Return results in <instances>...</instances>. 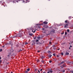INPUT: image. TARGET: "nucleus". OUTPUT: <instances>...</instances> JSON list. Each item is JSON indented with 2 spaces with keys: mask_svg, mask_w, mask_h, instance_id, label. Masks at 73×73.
Returning a JSON list of instances; mask_svg holds the SVG:
<instances>
[{
  "mask_svg": "<svg viewBox=\"0 0 73 73\" xmlns=\"http://www.w3.org/2000/svg\"><path fill=\"white\" fill-rule=\"evenodd\" d=\"M72 64H73V62H72Z\"/></svg>",
  "mask_w": 73,
  "mask_h": 73,
  "instance_id": "nucleus-62",
  "label": "nucleus"
},
{
  "mask_svg": "<svg viewBox=\"0 0 73 73\" xmlns=\"http://www.w3.org/2000/svg\"><path fill=\"white\" fill-rule=\"evenodd\" d=\"M36 32V30H35L34 31H33V33H35Z\"/></svg>",
  "mask_w": 73,
  "mask_h": 73,
  "instance_id": "nucleus-37",
  "label": "nucleus"
},
{
  "mask_svg": "<svg viewBox=\"0 0 73 73\" xmlns=\"http://www.w3.org/2000/svg\"><path fill=\"white\" fill-rule=\"evenodd\" d=\"M69 49H70V48H69Z\"/></svg>",
  "mask_w": 73,
  "mask_h": 73,
  "instance_id": "nucleus-56",
  "label": "nucleus"
},
{
  "mask_svg": "<svg viewBox=\"0 0 73 73\" xmlns=\"http://www.w3.org/2000/svg\"><path fill=\"white\" fill-rule=\"evenodd\" d=\"M43 24H45L46 25L47 24H48V22L46 21H45L43 22Z\"/></svg>",
  "mask_w": 73,
  "mask_h": 73,
  "instance_id": "nucleus-4",
  "label": "nucleus"
},
{
  "mask_svg": "<svg viewBox=\"0 0 73 73\" xmlns=\"http://www.w3.org/2000/svg\"><path fill=\"white\" fill-rule=\"evenodd\" d=\"M32 32H33L34 31H33V30H32Z\"/></svg>",
  "mask_w": 73,
  "mask_h": 73,
  "instance_id": "nucleus-55",
  "label": "nucleus"
},
{
  "mask_svg": "<svg viewBox=\"0 0 73 73\" xmlns=\"http://www.w3.org/2000/svg\"><path fill=\"white\" fill-rule=\"evenodd\" d=\"M4 46H3V48H4Z\"/></svg>",
  "mask_w": 73,
  "mask_h": 73,
  "instance_id": "nucleus-53",
  "label": "nucleus"
},
{
  "mask_svg": "<svg viewBox=\"0 0 73 73\" xmlns=\"http://www.w3.org/2000/svg\"><path fill=\"white\" fill-rule=\"evenodd\" d=\"M68 24H66L64 26V27H68Z\"/></svg>",
  "mask_w": 73,
  "mask_h": 73,
  "instance_id": "nucleus-11",
  "label": "nucleus"
},
{
  "mask_svg": "<svg viewBox=\"0 0 73 73\" xmlns=\"http://www.w3.org/2000/svg\"><path fill=\"white\" fill-rule=\"evenodd\" d=\"M42 69H40V71H42Z\"/></svg>",
  "mask_w": 73,
  "mask_h": 73,
  "instance_id": "nucleus-40",
  "label": "nucleus"
},
{
  "mask_svg": "<svg viewBox=\"0 0 73 73\" xmlns=\"http://www.w3.org/2000/svg\"><path fill=\"white\" fill-rule=\"evenodd\" d=\"M36 44H41V43H40V42H37L36 43Z\"/></svg>",
  "mask_w": 73,
  "mask_h": 73,
  "instance_id": "nucleus-16",
  "label": "nucleus"
},
{
  "mask_svg": "<svg viewBox=\"0 0 73 73\" xmlns=\"http://www.w3.org/2000/svg\"><path fill=\"white\" fill-rule=\"evenodd\" d=\"M72 46H70V48H72Z\"/></svg>",
  "mask_w": 73,
  "mask_h": 73,
  "instance_id": "nucleus-42",
  "label": "nucleus"
},
{
  "mask_svg": "<svg viewBox=\"0 0 73 73\" xmlns=\"http://www.w3.org/2000/svg\"><path fill=\"white\" fill-rule=\"evenodd\" d=\"M49 62H50V63H51V62H52V61L50 60L49 61Z\"/></svg>",
  "mask_w": 73,
  "mask_h": 73,
  "instance_id": "nucleus-35",
  "label": "nucleus"
},
{
  "mask_svg": "<svg viewBox=\"0 0 73 73\" xmlns=\"http://www.w3.org/2000/svg\"><path fill=\"white\" fill-rule=\"evenodd\" d=\"M42 30H43V31H44V30H45V29L44 28H42Z\"/></svg>",
  "mask_w": 73,
  "mask_h": 73,
  "instance_id": "nucleus-38",
  "label": "nucleus"
},
{
  "mask_svg": "<svg viewBox=\"0 0 73 73\" xmlns=\"http://www.w3.org/2000/svg\"><path fill=\"white\" fill-rule=\"evenodd\" d=\"M54 32H55V30H54Z\"/></svg>",
  "mask_w": 73,
  "mask_h": 73,
  "instance_id": "nucleus-59",
  "label": "nucleus"
},
{
  "mask_svg": "<svg viewBox=\"0 0 73 73\" xmlns=\"http://www.w3.org/2000/svg\"><path fill=\"white\" fill-rule=\"evenodd\" d=\"M38 73H40V71H39V70H38Z\"/></svg>",
  "mask_w": 73,
  "mask_h": 73,
  "instance_id": "nucleus-44",
  "label": "nucleus"
},
{
  "mask_svg": "<svg viewBox=\"0 0 73 73\" xmlns=\"http://www.w3.org/2000/svg\"><path fill=\"white\" fill-rule=\"evenodd\" d=\"M11 45L12 46V45H13V44H11Z\"/></svg>",
  "mask_w": 73,
  "mask_h": 73,
  "instance_id": "nucleus-60",
  "label": "nucleus"
},
{
  "mask_svg": "<svg viewBox=\"0 0 73 73\" xmlns=\"http://www.w3.org/2000/svg\"><path fill=\"white\" fill-rule=\"evenodd\" d=\"M27 71H28V72H29L30 71V69L29 68H28L27 69Z\"/></svg>",
  "mask_w": 73,
  "mask_h": 73,
  "instance_id": "nucleus-20",
  "label": "nucleus"
},
{
  "mask_svg": "<svg viewBox=\"0 0 73 73\" xmlns=\"http://www.w3.org/2000/svg\"><path fill=\"white\" fill-rule=\"evenodd\" d=\"M35 71H36V70H37L36 69H35Z\"/></svg>",
  "mask_w": 73,
  "mask_h": 73,
  "instance_id": "nucleus-46",
  "label": "nucleus"
},
{
  "mask_svg": "<svg viewBox=\"0 0 73 73\" xmlns=\"http://www.w3.org/2000/svg\"><path fill=\"white\" fill-rule=\"evenodd\" d=\"M43 73H46V72H44Z\"/></svg>",
  "mask_w": 73,
  "mask_h": 73,
  "instance_id": "nucleus-47",
  "label": "nucleus"
},
{
  "mask_svg": "<svg viewBox=\"0 0 73 73\" xmlns=\"http://www.w3.org/2000/svg\"><path fill=\"white\" fill-rule=\"evenodd\" d=\"M45 58V56H41V59H43V58Z\"/></svg>",
  "mask_w": 73,
  "mask_h": 73,
  "instance_id": "nucleus-12",
  "label": "nucleus"
},
{
  "mask_svg": "<svg viewBox=\"0 0 73 73\" xmlns=\"http://www.w3.org/2000/svg\"><path fill=\"white\" fill-rule=\"evenodd\" d=\"M67 35V32H65V35Z\"/></svg>",
  "mask_w": 73,
  "mask_h": 73,
  "instance_id": "nucleus-29",
  "label": "nucleus"
},
{
  "mask_svg": "<svg viewBox=\"0 0 73 73\" xmlns=\"http://www.w3.org/2000/svg\"><path fill=\"white\" fill-rule=\"evenodd\" d=\"M35 41H33V42L32 44H31V45H35L36 44V42H34Z\"/></svg>",
  "mask_w": 73,
  "mask_h": 73,
  "instance_id": "nucleus-3",
  "label": "nucleus"
},
{
  "mask_svg": "<svg viewBox=\"0 0 73 73\" xmlns=\"http://www.w3.org/2000/svg\"><path fill=\"white\" fill-rule=\"evenodd\" d=\"M52 56V54H50L48 55V57H49V58H51Z\"/></svg>",
  "mask_w": 73,
  "mask_h": 73,
  "instance_id": "nucleus-9",
  "label": "nucleus"
},
{
  "mask_svg": "<svg viewBox=\"0 0 73 73\" xmlns=\"http://www.w3.org/2000/svg\"><path fill=\"white\" fill-rule=\"evenodd\" d=\"M65 23H67V24H68L69 23V22H68V20H66L65 21Z\"/></svg>",
  "mask_w": 73,
  "mask_h": 73,
  "instance_id": "nucleus-5",
  "label": "nucleus"
},
{
  "mask_svg": "<svg viewBox=\"0 0 73 73\" xmlns=\"http://www.w3.org/2000/svg\"><path fill=\"white\" fill-rule=\"evenodd\" d=\"M8 57H9V56H10V55H8V56H7Z\"/></svg>",
  "mask_w": 73,
  "mask_h": 73,
  "instance_id": "nucleus-43",
  "label": "nucleus"
},
{
  "mask_svg": "<svg viewBox=\"0 0 73 73\" xmlns=\"http://www.w3.org/2000/svg\"><path fill=\"white\" fill-rule=\"evenodd\" d=\"M38 25H40V24H38Z\"/></svg>",
  "mask_w": 73,
  "mask_h": 73,
  "instance_id": "nucleus-51",
  "label": "nucleus"
},
{
  "mask_svg": "<svg viewBox=\"0 0 73 73\" xmlns=\"http://www.w3.org/2000/svg\"><path fill=\"white\" fill-rule=\"evenodd\" d=\"M10 51H11V52H13V49H11Z\"/></svg>",
  "mask_w": 73,
  "mask_h": 73,
  "instance_id": "nucleus-17",
  "label": "nucleus"
},
{
  "mask_svg": "<svg viewBox=\"0 0 73 73\" xmlns=\"http://www.w3.org/2000/svg\"><path fill=\"white\" fill-rule=\"evenodd\" d=\"M64 67H66V65L64 64L63 65L61 66L60 67L61 68H64Z\"/></svg>",
  "mask_w": 73,
  "mask_h": 73,
  "instance_id": "nucleus-2",
  "label": "nucleus"
},
{
  "mask_svg": "<svg viewBox=\"0 0 73 73\" xmlns=\"http://www.w3.org/2000/svg\"><path fill=\"white\" fill-rule=\"evenodd\" d=\"M69 17V20L71 19V17Z\"/></svg>",
  "mask_w": 73,
  "mask_h": 73,
  "instance_id": "nucleus-26",
  "label": "nucleus"
},
{
  "mask_svg": "<svg viewBox=\"0 0 73 73\" xmlns=\"http://www.w3.org/2000/svg\"><path fill=\"white\" fill-rule=\"evenodd\" d=\"M34 39H36V38L35 37L34 38Z\"/></svg>",
  "mask_w": 73,
  "mask_h": 73,
  "instance_id": "nucleus-50",
  "label": "nucleus"
},
{
  "mask_svg": "<svg viewBox=\"0 0 73 73\" xmlns=\"http://www.w3.org/2000/svg\"><path fill=\"white\" fill-rule=\"evenodd\" d=\"M49 44H51V42H49Z\"/></svg>",
  "mask_w": 73,
  "mask_h": 73,
  "instance_id": "nucleus-45",
  "label": "nucleus"
},
{
  "mask_svg": "<svg viewBox=\"0 0 73 73\" xmlns=\"http://www.w3.org/2000/svg\"><path fill=\"white\" fill-rule=\"evenodd\" d=\"M36 42H38V40H36Z\"/></svg>",
  "mask_w": 73,
  "mask_h": 73,
  "instance_id": "nucleus-28",
  "label": "nucleus"
},
{
  "mask_svg": "<svg viewBox=\"0 0 73 73\" xmlns=\"http://www.w3.org/2000/svg\"><path fill=\"white\" fill-rule=\"evenodd\" d=\"M25 73H28V72L27 71H25Z\"/></svg>",
  "mask_w": 73,
  "mask_h": 73,
  "instance_id": "nucleus-25",
  "label": "nucleus"
},
{
  "mask_svg": "<svg viewBox=\"0 0 73 73\" xmlns=\"http://www.w3.org/2000/svg\"><path fill=\"white\" fill-rule=\"evenodd\" d=\"M66 55H67V56H68V55H69V52H66L65 53Z\"/></svg>",
  "mask_w": 73,
  "mask_h": 73,
  "instance_id": "nucleus-6",
  "label": "nucleus"
},
{
  "mask_svg": "<svg viewBox=\"0 0 73 73\" xmlns=\"http://www.w3.org/2000/svg\"><path fill=\"white\" fill-rule=\"evenodd\" d=\"M69 44H70V43H69Z\"/></svg>",
  "mask_w": 73,
  "mask_h": 73,
  "instance_id": "nucleus-61",
  "label": "nucleus"
},
{
  "mask_svg": "<svg viewBox=\"0 0 73 73\" xmlns=\"http://www.w3.org/2000/svg\"><path fill=\"white\" fill-rule=\"evenodd\" d=\"M38 39V40H40V39H41V37L40 36H38L37 37Z\"/></svg>",
  "mask_w": 73,
  "mask_h": 73,
  "instance_id": "nucleus-15",
  "label": "nucleus"
},
{
  "mask_svg": "<svg viewBox=\"0 0 73 73\" xmlns=\"http://www.w3.org/2000/svg\"><path fill=\"white\" fill-rule=\"evenodd\" d=\"M48 53L49 54H50V53H51V52H50V51H48Z\"/></svg>",
  "mask_w": 73,
  "mask_h": 73,
  "instance_id": "nucleus-19",
  "label": "nucleus"
},
{
  "mask_svg": "<svg viewBox=\"0 0 73 73\" xmlns=\"http://www.w3.org/2000/svg\"><path fill=\"white\" fill-rule=\"evenodd\" d=\"M1 63H2V60H0V64H1Z\"/></svg>",
  "mask_w": 73,
  "mask_h": 73,
  "instance_id": "nucleus-27",
  "label": "nucleus"
},
{
  "mask_svg": "<svg viewBox=\"0 0 73 73\" xmlns=\"http://www.w3.org/2000/svg\"><path fill=\"white\" fill-rule=\"evenodd\" d=\"M53 55L54 56H56V54H55V53L53 54Z\"/></svg>",
  "mask_w": 73,
  "mask_h": 73,
  "instance_id": "nucleus-24",
  "label": "nucleus"
},
{
  "mask_svg": "<svg viewBox=\"0 0 73 73\" xmlns=\"http://www.w3.org/2000/svg\"><path fill=\"white\" fill-rule=\"evenodd\" d=\"M65 62H66V61L64 60V61H63L62 62H60V64H63V63H64Z\"/></svg>",
  "mask_w": 73,
  "mask_h": 73,
  "instance_id": "nucleus-7",
  "label": "nucleus"
},
{
  "mask_svg": "<svg viewBox=\"0 0 73 73\" xmlns=\"http://www.w3.org/2000/svg\"><path fill=\"white\" fill-rule=\"evenodd\" d=\"M16 46L17 47H19V44H17L16 45Z\"/></svg>",
  "mask_w": 73,
  "mask_h": 73,
  "instance_id": "nucleus-23",
  "label": "nucleus"
},
{
  "mask_svg": "<svg viewBox=\"0 0 73 73\" xmlns=\"http://www.w3.org/2000/svg\"><path fill=\"white\" fill-rule=\"evenodd\" d=\"M29 35H30V36H32V35H33V34L32 33H29Z\"/></svg>",
  "mask_w": 73,
  "mask_h": 73,
  "instance_id": "nucleus-14",
  "label": "nucleus"
},
{
  "mask_svg": "<svg viewBox=\"0 0 73 73\" xmlns=\"http://www.w3.org/2000/svg\"><path fill=\"white\" fill-rule=\"evenodd\" d=\"M67 31L68 32H69L70 31V30H69V29H68L67 30Z\"/></svg>",
  "mask_w": 73,
  "mask_h": 73,
  "instance_id": "nucleus-22",
  "label": "nucleus"
},
{
  "mask_svg": "<svg viewBox=\"0 0 73 73\" xmlns=\"http://www.w3.org/2000/svg\"><path fill=\"white\" fill-rule=\"evenodd\" d=\"M41 62L42 63H43V64H44V62H45V60H41Z\"/></svg>",
  "mask_w": 73,
  "mask_h": 73,
  "instance_id": "nucleus-10",
  "label": "nucleus"
},
{
  "mask_svg": "<svg viewBox=\"0 0 73 73\" xmlns=\"http://www.w3.org/2000/svg\"><path fill=\"white\" fill-rule=\"evenodd\" d=\"M13 3H16V2H15V1H13Z\"/></svg>",
  "mask_w": 73,
  "mask_h": 73,
  "instance_id": "nucleus-34",
  "label": "nucleus"
},
{
  "mask_svg": "<svg viewBox=\"0 0 73 73\" xmlns=\"http://www.w3.org/2000/svg\"><path fill=\"white\" fill-rule=\"evenodd\" d=\"M27 44H28V42H26L25 43V45H27Z\"/></svg>",
  "mask_w": 73,
  "mask_h": 73,
  "instance_id": "nucleus-30",
  "label": "nucleus"
},
{
  "mask_svg": "<svg viewBox=\"0 0 73 73\" xmlns=\"http://www.w3.org/2000/svg\"><path fill=\"white\" fill-rule=\"evenodd\" d=\"M3 50V49H0V52H1Z\"/></svg>",
  "mask_w": 73,
  "mask_h": 73,
  "instance_id": "nucleus-31",
  "label": "nucleus"
},
{
  "mask_svg": "<svg viewBox=\"0 0 73 73\" xmlns=\"http://www.w3.org/2000/svg\"><path fill=\"white\" fill-rule=\"evenodd\" d=\"M23 3H25V1H23Z\"/></svg>",
  "mask_w": 73,
  "mask_h": 73,
  "instance_id": "nucleus-52",
  "label": "nucleus"
},
{
  "mask_svg": "<svg viewBox=\"0 0 73 73\" xmlns=\"http://www.w3.org/2000/svg\"><path fill=\"white\" fill-rule=\"evenodd\" d=\"M17 35H15V36H12V37H13V38H15V37H17Z\"/></svg>",
  "mask_w": 73,
  "mask_h": 73,
  "instance_id": "nucleus-18",
  "label": "nucleus"
},
{
  "mask_svg": "<svg viewBox=\"0 0 73 73\" xmlns=\"http://www.w3.org/2000/svg\"><path fill=\"white\" fill-rule=\"evenodd\" d=\"M45 28H48V26L47 25H45L44 26Z\"/></svg>",
  "mask_w": 73,
  "mask_h": 73,
  "instance_id": "nucleus-8",
  "label": "nucleus"
},
{
  "mask_svg": "<svg viewBox=\"0 0 73 73\" xmlns=\"http://www.w3.org/2000/svg\"><path fill=\"white\" fill-rule=\"evenodd\" d=\"M1 57H0V60H1Z\"/></svg>",
  "mask_w": 73,
  "mask_h": 73,
  "instance_id": "nucleus-49",
  "label": "nucleus"
},
{
  "mask_svg": "<svg viewBox=\"0 0 73 73\" xmlns=\"http://www.w3.org/2000/svg\"><path fill=\"white\" fill-rule=\"evenodd\" d=\"M47 73H49V72H47Z\"/></svg>",
  "mask_w": 73,
  "mask_h": 73,
  "instance_id": "nucleus-54",
  "label": "nucleus"
},
{
  "mask_svg": "<svg viewBox=\"0 0 73 73\" xmlns=\"http://www.w3.org/2000/svg\"><path fill=\"white\" fill-rule=\"evenodd\" d=\"M49 72H50V73H52V72H53V71L51 70H50Z\"/></svg>",
  "mask_w": 73,
  "mask_h": 73,
  "instance_id": "nucleus-21",
  "label": "nucleus"
},
{
  "mask_svg": "<svg viewBox=\"0 0 73 73\" xmlns=\"http://www.w3.org/2000/svg\"><path fill=\"white\" fill-rule=\"evenodd\" d=\"M65 71L64 70H63L62 71V72H65Z\"/></svg>",
  "mask_w": 73,
  "mask_h": 73,
  "instance_id": "nucleus-33",
  "label": "nucleus"
},
{
  "mask_svg": "<svg viewBox=\"0 0 73 73\" xmlns=\"http://www.w3.org/2000/svg\"><path fill=\"white\" fill-rule=\"evenodd\" d=\"M27 1L28 0H26Z\"/></svg>",
  "mask_w": 73,
  "mask_h": 73,
  "instance_id": "nucleus-63",
  "label": "nucleus"
},
{
  "mask_svg": "<svg viewBox=\"0 0 73 73\" xmlns=\"http://www.w3.org/2000/svg\"><path fill=\"white\" fill-rule=\"evenodd\" d=\"M40 52V51H37V52H38V53H39V52Z\"/></svg>",
  "mask_w": 73,
  "mask_h": 73,
  "instance_id": "nucleus-41",
  "label": "nucleus"
},
{
  "mask_svg": "<svg viewBox=\"0 0 73 73\" xmlns=\"http://www.w3.org/2000/svg\"><path fill=\"white\" fill-rule=\"evenodd\" d=\"M17 36H18V37H21V36H22V34L21 33H19V34H17Z\"/></svg>",
  "mask_w": 73,
  "mask_h": 73,
  "instance_id": "nucleus-1",
  "label": "nucleus"
},
{
  "mask_svg": "<svg viewBox=\"0 0 73 73\" xmlns=\"http://www.w3.org/2000/svg\"><path fill=\"white\" fill-rule=\"evenodd\" d=\"M56 56L57 57H60V56H59V55H56Z\"/></svg>",
  "mask_w": 73,
  "mask_h": 73,
  "instance_id": "nucleus-36",
  "label": "nucleus"
},
{
  "mask_svg": "<svg viewBox=\"0 0 73 73\" xmlns=\"http://www.w3.org/2000/svg\"><path fill=\"white\" fill-rule=\"evenodd\" d=\"M61 54V55H64V53H62Z\"/></svg>",
  "mask_w": 73,
  "mask_h": 73,
  "instance_id": "nucleus-32",
  "label": "nucleus"
},
{
  "mask_svg": "<svg viewBox=\"0 0 73 73\" xmlns=\"http://www.w3.org/2000/svg\"><path fill=\"white\" fill-rule=\"evenodd\" d=\"M71 42V44H72V42Z\"/></svg>",
  "mask_w": 73,
  "mask_h": 73,
  "instance_id": "nucleus-57",
  "label": "nucleus"
},
{
  "mask_svg": "<svg viewBox=\"0 0 73 73\" xmlns=\"http://www.w3.org/2000/svg\"><path fill=\"white\" fill-rule=\"evenodd\" d=\"M11 73H13V72H11Z\"/></svg>",
  "mask_w": 73,
  "mask_h": 73,
  "instance_id": "nucleus-58",
  "label": "nucleus"
},
{
  "mask_svg": "<svg viewBox=\"0 0 73 73\" xmlns=\"http://www.w3.org/2000/svg\"><path fill=\"white\" fill-rule=\"evenodd\" d=\"M53 46V49H54V50H56V48L55 47V46L54 45Z\"/></svg>",
  "mask_w": 73,
  "mask_h": 73,
  "instance_id": "nucleus-13",
  "label": "nucleus"
},
{
  "mask_svg": "<svg viewBox=\"0 0 73 73\" xmlns=\"http://www.w3.org/2000/svg\"><path fill=\"white\" fill-rule=\"evenodd\" d=\"M60 48H59V49H57V50H60Z\"/></svg>",
  "mask_w": 73,
  "mask_h": 73,
  "instance_id": "nucleus-48",
  "label": "nucleus"
},
{
  "mask_svg": "<svg viewBox=\"0 0 73 73\" xmlns=\"http://www.w3.org/2000/svg\"><path fill=\"white\" fill-rule=\"evenodd\" d=\"M71 73H73V71L72 70V71H71Z\"/></svg>",
  "mask_w": 73,
  "mask_h": 73,
  "instance_id": "nucleus-39",
  "label": "nucleus"
}]
</instances>
